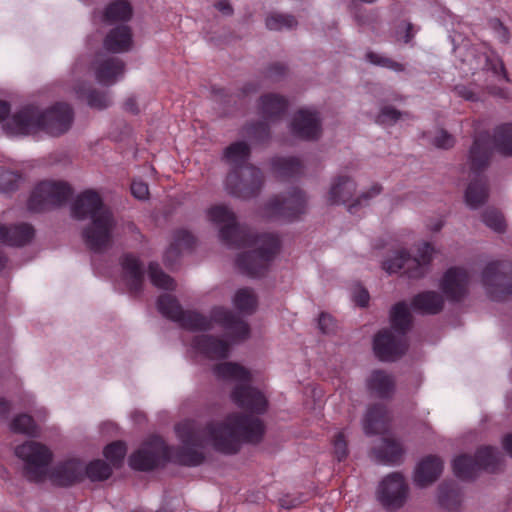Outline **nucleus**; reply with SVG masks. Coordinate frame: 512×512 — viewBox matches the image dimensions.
Returning <instances> with one entry per match:
<instances>
[{"label": "nucleus", "mask_w": 512, "mask_h": 512, "mask_svg": "<svg viewBox=\"0 0 512 512\" xmlns=\"http://www.w3.org/2000/svg\"><path fill=\"white\" fill-rule=\"evenodd\" d=\"M433 253L431 243L423 242L417 248V256L411 257L405 250L397 251L392 258L383 262L382 268L390 274L400 272L408 278L418 279L426 274Z\"/></svg>", "instance_id": "10"}, {"label": "nucleus", "mask_w": 512, "mask_h": 512, "mask_svg": "<svg viewBox=\"0 0 512 512\" xmlns=\"http://www.w3.org/2000/svg\"><path fill=\"white\" fill-rule=\"evenodd\" d=\"M20 468L30 481L50 478L52 470L51 450H16Z\"/></svg>", "instance_id": "13"}, {"label": "nucleus", "mask_w": 512, "mask_h": 512, "mask_svg": "<svg viewBox=\"0 0 512 512\" xmlns=\"http://www.w3.org/2000/svg\"><path fill=\"white\" fill-rule=\"evenodd\" d=\"M486 66L490 69L495 75L502 77L506 81H508L507 72L504 66L503 61L495 56L487 57Z\"/></svg>", "instance_id": "50"}, {"label": "nucleus", "mask_w": 512, "mask_h": 512, "mask_svg": "<svg viewBox=\"0 0 512 512\" xmlns=\"http://www.w3.org/2000/svg\"><path fill=\"white\" fill-rule=\"evenodd\" d=\"M214 373L220 379L239 382L231 393V398L237 406L254 414H263L267 410L266 397L261 391L249 385L251 374L245 367L238 363L224 362L215 365Z\"/></svg>", "instance_id": "8"}, {"label": "nucleus", "mask_w": 512, "mask_h": 512, "mask_svg": "<svg viewBox=\"0 0 512 512\" xmlns=\"http://www.w3.org/2000/svg\"><path fill=\"white\" fill-rule=\"evenodd\" d=\"M372 459L380 465L397 466L404 461V450H373Z\"/></svg>", "instance_id": "41"}, {"label": "nucleus", "mask_w": 512, "mask_h": 512, "mask_svg": "<svg viewBox=\"0 0 512 512\" xmlns=\"http://www.w3.org/2000/svg\"><path fill=\"white\" fill-rule=\"evenodd\" d=\"M353 300L358 306L365 307L370 300L369 292L365 288L360 287L354 292Z\"/></svg>", "instance_id": "57"}, {"label": "nucleus", "mask_w": 512, "mask_h": 512, "mask_svg": "<svg viewBox=\"0 0 512 512\" xmlns=\"http://www.w3.org/2000/svg\"><path fill=\"white\" fill-rule=\"evenodd\" d=\"M175 433L183 448H232L240 442L257 443L263 436V422L256 417L240 413L229 414L222 422L212 421L201 427L195 420L186 419L175 426Z\"/></svg>", "instance_id": "2"}, {"label": "nucleus", "mask_w": 512, "mask_h": 512, "mask_svg": "<svg viewBox=\"0 0 512 512\" xmlns=\"http://www.w3.org/2000/svg\"><path fill=\"white\" fill-rule=\"evenodd\" d=\"M272 169L282 179L299 177L304 172L302 162L296 157H276L272 160Z\"/></svg>", "instance_id": "32"}, {"label": "nucleus", "mask_w": 512, "mask_h": 512, "mask_svg": "<svg viewBox=\"0 0 512 512\" xmlns=\"http://www.w3.org/2000/svg\"><path fill=\"white\" fill-rule=\"evenodd\" d=\"M291 132L304 140H316L321 135V122L318 113L300 109L291 121Z\"/></svg>", "instance_id": "19"}, {"label": "nucleus", "mask_w": 512, "mask_h": 512, "mask_svg": "<svg viewBox=\"0 0 512 512\" xmlns=\"http://www.w3.org/2000/svg\"><path fill=\"white\" fill-rule=\"evenodd\" d=\"M456 92L459 96L463 97L466 100H470V101L477 100L476 94L465 86H457Z\"/></svg>", "instance_id": "58"}, {"label": "nucleus", "mask_w": 512, "mask_h": 512, "mask_svg": "<svg viewBox=\"0 0 512 512\" xmlns=\"http://www.w3.org/2000/svg\"><path fill=\"white\" fill-rule=\"evenodd\" d=\"M21 174L10 170L0 171V192L10 193L18 189Z\"/></svg>", "instance_id": "46"}, {"label": "nucleus", "mask_w": 512, "mask_h": 512, "mask_svg": "<svg viewBox=\"0 0 512 512\" xmlns=\"http://www.w3.org/2000/svg\"><path fill=\"white\" fill-rule=\"evenodd\" d=\"M215 7L224 15H231L233 12V9L229 2L226 0H221L215 4Z\"/></svg>", "instance_id": "61"}, {"label": "nucleus", "mask_w": 512, "mask_h": 512, "mask_svg": "<svg viewBox=\"0 0 512 512\" xmlns=\"http://www.w3.org/2000/svg\"><path fill=\"white\" fill-rule=\"evenodd\" d=\"M411 307L420 314L436 315L443 310L444 299L436 291H423L412 298Z\"/></svg>", "instance_id": "27"}, {"label": "nucleus", "mask_w": 512, "mask_h": 512, "mask_svg": "<svg viewBox=\"0 0 512 512\" xmlns=\"http://www.w3.org/2000/svg\"><path fill=\"white\" fill-rule=\"evenodd\" d=\"M296 25V18L289 14L274 13L266 18V27L269 30L292 29Z\"/></svg>", "instance_id": "43"}, {"label": "nucleus", "mask_w": 512, "mask_h": 512, "mask_svg": "<svg viewBox=\"0 0 512 512\" xmlns=\"http://www.w3.org/2000/svg\"><path fill=\"white\" fill-rule=\"evenodd\" d=\"M166 456L185 466H197L202 463L204 455L202 450H167Z\"/></svg>", "instance_id": "40"}, {"label": "nucleus", "mask_w": 512, "mask_h": 512, "mask_svg": "<svg viewBox=\"0 0 512 512\" xmlns=\"http://www.w3.org/2000/svg\"><path fill=\"white\" fill-rule=\"evenodd\" d=\"M481 281L491 299L505 300L512 295V263L500 260L488 263Z\"/></svg>", "instance_id": "12"}, {"label": "nucleus", "mask_w": 512, "mask_h": 512, "mask_svg": "<svg viewBox=\"0 0 512 512\" xmlns=\"http://www.w3.org/2000/svg\"><path fill=\"white\" fill-rule=\"evenodd\" d=\"M504 465V455L500 450H478L472 456L463 453L453 460V472L461 480H473L482 471L496 472Z\"/></svg>", "instance_id": "9"}, {"label": "nucleus", "mask_w": 512, "mask_h": 512, "mask_svg": "<svg viewBox=\"0 0 512 512\" xmlns=\"http://www.w3.org/2000/svg\"><path fill=\"white\" fill-rule=\"evenodd\" d=\"M491 25H492V27L494 29V32H495V35H496L497 39L501 43H507L509 41V38H510V34H509V31H508L507 27H505L503 25V23L500 20H498V19L492 20Z\"/></svg>", "instance_id": "55"}, {"label": "nucleus", "mask_w": 512, "mask_h": 512, "mask_svg": "<svg viewBox=\"0 0 512 512\" xmlns=\"http://www.w3.org/2000/svg\"><path fill=\"white\" fill-rule=\"evenodd\" d=\"M366 386L373 396L387 400L392 398L395 392L396 381L388 372L376 369L367 378Z\"/></svg>", "instance_id": "24"}, {"label": "nucleus", "mask_w": 512, "mask_h": 512, "mask_svg": "<svg viewBox=\"0 0 512 512\" xmlns=\"http://www.w3.org/2000/svg\"><path fill=\"white\" fill-rule=\"evenodd\" d=\"M208 218L216 224H223L219 236L225 245L233 248H253L237 256L236 265L239 270L251 278L264 276L280 251L279 237L272 233H255L252 229L239 225L235 214L225 205L212 206L208 210Z\"/></svg>", "instance_id": "1"}, {"label": "nucleus", "mask_w": 512, "mask_h": 512, "mask_svg": "<svg viewBox=\"0 0 512 512\" xmlns=\"http://www.w3.org/2000/svg\"><path fill=\"white\" fill-rule=\"evenodd\" d=\"M196 242L195 237L187 230L179 229L174 232L173 242L166 250V261L171 264L169 260L170 253H175L176 256L181 254L182 250H190L194 247Z\"/></svg>", "instance_id": "37"}, {"label": "nucleus", "mask_w": 512, "mask_h": 512, "mask_svg": "<svg viewBox=\"0 0 512 512\" xmlns=\"http://www.w3.org/2000/svg\"><path fill=\"white\" fill-rule=\"evenodd\" d=\"M306 207V196L299 188H293L287 197H274L266 204L268 216L284 220H294Z\"/></svg>", "instance_id": "14"}, {"label": "nucleus", "mask_w": 512, "mask_h": 512, "mask_svg": "<svg viewBox=\"0 0 512 512\" xmlns=\"http://www.w3.org/2000/svg\"><path fill=\"white\" fill-rule=\"evenodd\" d=\"M381 190L382 187L379 184H373L367 192L362 193L353 203L348 205V211L352 214L356 213L358 206L367 204L368 200L379 195Z\"/></svg>", "instance_id": "48"}, {"label": "nucleus", "mask_w": 512, "mask_h": 512, "mask_svg": "<svg viewBox=\"0 0 512 512\" xmlns=\"http://www.w3.org/2000/svg\"><path fill=\"white\" fill-rule=\"evenodd\" d=\"M482 221L487 227L491 228L495 232L501 233L505 231V219L502 213L495 208L485 209L482 214Z\"/></svg>", "instance_id": "44"}, {"label": "nucleus", "mask_w": 512, "mask_h": 512, "mask_svg": "<svg viewBox=\"0 0 512 512\" xmlns=\"http://www.w3.org/2000/svg\"><path fill=\"white\" fill-rule=\"evenodd\" d=\"M75 90L79 97L86 98L91 108L105 109L111 104L110 96L106 92H101L91 87L85 88L83 85H78Z\"/></svg>", "instance_id": "36"}, {"label": "nucleus", "mask_w": 512, "mask_h": 512, "mask_svg": "<svg viewBox=\"0 0 512 512\" xmlns=\"http://www.w3.org/2000/svg\"><path fill=\"white\" fill-rule=\"evenodd\" d=\"M401 117V113L390 107L385 106L377 116L376 122L381 125H392Z\"/></svg>", "instance_id": "49"}, {"label": "nucleus", "mask_w": 512, "mask_h": 512, "mask_svg": "<svg viewBox=\"0 0 512 512\" xmlns=\"http://www.w3.org/2000/svg\"><path fill=\"white\" fill-rule=\"evenodd\" d=\"M389 412L384 404L375 403L368 407L363 418V430L367 435L382 434L388 428Z\"/></svg>", "instance_id": "25"}, {"label": "nucleus", "mask_w": 512, "mask_h": 512, "mask_svg": "<svg viewBox=\"0 0 512 512\" xmlns=\"http://www.w3.org/2000/svg\"><path fill=\"white\" fill-rule=\"evenodd\" d=\"M148 274L151 283L160 289L174 290L176 287L175 281L172 277L166 274L157 262H150L148 266Z\"/></svg>", "instance_id": "39"}, {"label": "nucleus", "mask_w": 512, "mask_h": 512, "mask_svg": "<svg viewBox=\"0 0 512 512\" xmlns=\"http://www.w3.org/2000/svg\"><path fill=\"white\" fill-rule=\"evenodd\" d=\"M11 430L16 433H23L33 436L37 433V425L32 416L23 413L17 415L11 422Z\"/></svg>", "instance_id": "42"}, {"label": "nucleus", "mask_w": 512, "mask_h": 512, "mask_svg": "<svg viewBox=\"0 0 512 512\" xmlns=\"http://www.w3.org/2000/svg\"><path fill=\"white\" fill-rule=\"evenodd\" d=\"M470 284L469 272L459 266L450 267L443 274L439 288L448 301L461 302L468 294Z\"/></svg>", "instance_id": "15"}, {"label": "nucleus", "mask_w": 512, "mask_h": 512, "mask_svg": "<svg viewBox=\"0 0 512 512\" xmlns=\"http://www.w3.org/2000/svg\"><path fill=\"white\" fill-rule=\"evenodd\" d=\"M438 503L449 512H457L463 503V494L453 483H442L438 487Z\"/></svg>", "instance_id": "31"}, {"label": "nucleus", "mask_w": 512, "mask_h": 512, "mask_svg": "<svg viewBox=\"0 0 512 512\" xmlns=\"http://www.w3.org/2000/svg\"><path fill=\"white\" fill-rule=\"evenodd\" d=\"M287 72V67L283 63L275 62L272 63L266 70L265 76L272 81H278Z\"/></svg>", "instance_id": "52"}, {"label": "nucleus", "mask_w": 512, "mask_h": 512, "mask_svg": "<svg viewBox=\"0 0 512 512\" xmlns=\"http://www.w3.org/2000/svg\"><path fill=\"white\" fill-rule=\"evenodd\" d=\"M73 194L72 187L64 181L45 180L38 183L28 200V208L42 212L67 203Z\"/></svg>", "instance_id": "11"}, {"label": "nucleus", "mask_w": 512, "mask_h": 512, "mask_svg": "<svg viewBox=\"0 0 512 512\" xmlns=\"http://www.w3.org/2000/svg\"><path fill=\"white\" fill-rule=\"evenodd\" d=\"M123 278L130 295H140L144 283V270L140 260L133 254L127 253L121 257Z\"/></svg>", "instance_id": "20"}, {"label": "nucleus", "mask_w": 512, "mask_h": 512, "mask_svg": "<svg viewBox=\"0 0 512 512\" xmlns=\"http://www.w3.org/2000/svg\"><path fill=\"white\" fill-rule=\"evenodd\" d=\"M159 312L166 318L179 323L191 331H207L212 328V322L223 327L228 335L235 340H244L249 336V325L231 310L217 306L210 312V318L196 311H185L178 300L169 294H162L157 300Z\"/></svg>", "instance_id": "4"}, {"label": "nucleus", "mask_w": 512, "mask_h": 512, "mask_svg": "<svg viewBox=\"0 0 512 512\" xmlns=\"http://www.w3.org/2000/svg\"><path fill=\"white\" fill-rule=\"evenodd\" d=\"M491 142L501 155L512 156V123L496 126L492 136L489 132L484 131L474 137L468 156L470 182L465 191V201L472 209L484 204L489 196L485 171L489 167L493 155Z\"/></svg>", "instance_id": "3"}, {"label": "nucleus", "mask_w": 512, "mask_h": 512, "mask_svg": "<svg viewBox=\"0 0 512 512\" xmlns=\"http://www.w3.org/2000/svg\"><path fill=\"white\" fill-rule=\"evenodd\" d=\"M334 448L340 449V448H346L347 442L345 440V434L343 431H338L334 436L332 440Z\"/></svg>", "instance_id": "60"}, {"label": "nucleus", "mask_w": 512, "mask_h": 512, "mask_svg": "<svg viewBox=\"0 0 512 512\" xmlns=\"http://www.w3.org/2000/svg\"><path fill=\"white\" fill-rule=\"evenodd\" d=\"M233 303L240 312L252 314L257 308L258 300L254 291L245 287L235 293Z\"/></svg>", "instance_id": "38"}, {"label": "nucleus", "mask_w": 512, "mask_h": 512, "mask_svg": "<svg viewBox=\"0 0 512 512\" xmlns=\"http://www.w3.org/2000/svg\"><path fill=\"white\" fill-rule=\"evenodd\" d=\"M71 214L77 220L90 218L82 237L91 251L102 252L111 245L116 220L98 192L87 189L80 193L71 205Z\"/></svg>", "instance_id": "5"}, {"label": "nucleus", "mask_w": 512, "mask_h": 512, "mask_svg": "<svg viewBox=\"0 0 512 512\" xmlns=\"http://www.w3.org/2000/svg\"><path fill=\"white\" fill-rule=\"evenodd\" d=\"M192 346L197 352L210 359H224L230 350L225 340L206 334L194 337Z\"/></svg>", "instance_id": "23"}, {"label": "nucleus", "mask_w": 512, "mask_h": 512, "mask_svg": "<svg viewBox=\"0 0 512 512\" xmlns=\"http://www.w3.org/2000/svg\"><path fill=\"white\" fill-rule=\"evenodd\" d=\"M73 118V109L66 103H57L43 112L34 105H27L14 113L5 127L13 134L29 135L44 131L59 136L70 129Z\"/></svg>", "instance_id": "6"}, {"label": "nucleus", "mask_w": 512, "mask_h": 512, "mask_svg": "<svg viewBox=\"0 0 512 512\" xmlns=\"http://www.w3.org/2000/svg\"><path fill=\"white\" fill-rule=\"evenodd\" d=\"M287 107L288 101L281 95L269 93L260 98L259 112L265 120L280 119L285 114Z\"/></svg>", "instance_id": "28"}, {"label": "nucleus", "mask_w": 512, "mask_h": 512, "mask_svg": "<svg viewBox=\"0 0 512 512\" xmlns=\"http://www.w3.org/2000/svg\"><path fill=\"white\" fill-rule=\"evenodd\" d=\"M104 48L112 53H123L132 46V32L126 25L113 28L104 39Z\"/></svg>", "instance_id": "29"}, {"label": "nucleus", "mask_w": 512, "mask_h": 512, "mask_svg": "<svg viewBox=\"0 0 512 512\" xmlns=\"http://www.w3.org/2000/svg\"><path fill=\"white\" fill-rule=\"evenodd\" d=\"M130 189L132 195L139 200L147 199L149 196L148 185L141 180H133Z\"/></svg>", "instance_id": "53"}, {"label": "nucleus", "mask_w": 512, "mask_h": 512, "mask_svg": "<svg viewBox=\"0 0 512 512\" xmlns=\"http://www.w3.org/2000/svg\"><path fill=\"white\" fill-rule=\"evenodd\" d=\"M124 69V62L112 56L97 60L94 64L96 80L104 86L113 85L117 81V78L123 75Z\"/></svg>", "instance_id": "26"}, {"label": "nucleus", "mask_w": 512, "mask_h": 512, "mask_svg": "<svg viewBox=\"0 0 512 512\" xmlns=\"http://www.w3.org/2000/svg\"><path fill=\"white\" fill-rule=\"evenodd\" d=\"M356 190V183L349 177H337L329 190L328 201L330 204H346Z\"/></svg>", "instance_id": "30"}, {"label": "nucleus", "mask_w": 512, "mask_h": 512, "mask_svg": "<svg viewBox=\"0 0 512 512\" xmlns=\"http://www.w3.org/2000/svg\"><path fill=\"white\" fill-rule=\"evenodd\" d=\"M246 134L253 140L263 143L270 139V127L265 121H255L245 127Z\"/></svg>", "instance_id": "45"}, {"label": "nucleus", "mask_w": 512, "mask_h": 512, "mask_svg": "<svg viewBox=\"0 0 512 512\" xmlns=\"http://www.w3.org/2000/svg\"><path fill=\"white\" fill-rule=\"evenodd\" d=\"M442 471L443 463L441 459L429 455L417 463L413 474V482L420 488H426L440 477Z\"/></svg>", "instance_id": "21"}, {"label": "nucleus", "mask_w": 512, "mask_h": 512, "mask_svg": "<svg viewBox=\"0 0 512 512\" xmlns=\"http://www.w3.org/2000/svg\"><path fill=\"white\" fill-rule=\"evenodd\" d=\"M132 16V7L125 0H116L110 3L103 14L104 21L114 23L128 21Z\"/></svg>", "instance_id": "35"}, {"label": "nucleus", "mask_w": 512, "mask_h": 512, "mask_svg": "<svg viewBox=\"0 0 512 512\" xmlns=\"http://www.w3.org/2000/svg\"><path fill=\"white\" fill-rule=\"evenodd\" d=\"M85 477L84 466L76 459L52 466L50 480L61 486H68L83 480Z\"/></svg>", "instance_id": "22"}, {"label": "nucleus", "mask_w": 512, "mask_h": 512, "mask_svg": "<svg viewBox=\"0 0 512 512\" xmlns=\"http://www.w3.org/2000/svg\"><path fill=\"white\" fill-rule=\"evenodd\" d=\"M123 109L132 114H138L139 108L137 105V101L134 97H128L123 103Z\"/></svg>", "instance_id": "59"}, {"label": "nucleus", "mask_w": 512, "mask_h": 512, "mask_svg": "<svg viewBox=\"0 0 512 512\" xmlns=\"http://www.w3.org/2000/svg\"><path fill=\"white\" fill-rule=\"evenodd\" d=\"M407 348V338L389 329H383L374 336L373 350L381 361H395L405 354Z\"/></svg>", "instance_id": "16"}, {"label": "nucleus", "mask_w": 512, "mask_h": 512, "mask_svg": "<svg viewBox=\"0 0 512 512\" xmlns=\"http://www.w3.org/2000/svg\"><path fill=\"white\" fill-rule=\"evenodd\" d=\"M10 110V104L7 101L0 100V122L9 115Z\"/></svg>", "instance_id": "64"}, {"label": "nucleus", "mask_w": 512, "mask_h": 512, "mask_svg": "<svg viewBox=\"0 0 512 512\" xmlns=\"http://www.w3.org/2000/svg\"><path fill=\"white\" fill-rule=\"evenodd\" d=\"M11 410V404L9 401L0 398V418H6Z\"/></svg>", "instance_id": "62"}, {"label": "nucleus", "mask_w": 512, "mask_h": 512, "mask_svg": "<svg viewBox=\"0 0 512 512\" xmlns=\"http://www.w3.org/2000/svg\"><path fill=\"white\" fill-rule=\"evenodd\" d=\"M259 89V85L256 82H248L242 88V95L247 96L251 93H255Z\"/></svg>", "instance_id": "63"}, {"label": "nucleus", "mask_w": 512, "mask_h": 512, "mask_svg": "<svg viewBox=\"0 0 512 512\" xmlns=\"http://www.w3.org/2000/svg\"><path fill=\"white\" fill-rule=\"evenodd\" d=\"M390 319L394 333L400 337H406L412 318L405 302H398L392 307Z\"/></svg>", "instance_id": "34"}, {"label": "nucleus", "mask_w": 512, "mask_h": 512, "mask_svg": "<svg viewBox=\"0 0 512 512\" xmlns=\"http://www.w3.org/2000/svg\"><path fill=\"white\" fill-rule=\"evenodd\" d=\"M366 58L369 62H371L374 65L386 67L397 72H402L405 69L403 64L398 63L390 58L383 57L374 52H368Z\"/></svg>", "instance_id": "47"}, {"label": "nucleus", "mask_w": 512, "mask_h": 512, "mask_svg": "<svg viewBox=\"0 0 512 512\" xmlns=\"http://www.w3.org/2000/svg\"><path fill=\"white\" fill-rule=\"evenodd\" d=\"M408 487L402 475L393 473L387 476L378 487V498L387 508L401 507L407 498Z\"/></svg>", "instance_id": "17"}, {"label": "nucleus", "mask_w": 512, "mask_h": 512, "mask_svg": "<svg viewBox=\"0 0 512 512\" xmlns=\"http://www.w3.org/2000/svg\"><path fill=\"white\" fill-rule=\"evenodd\" d=\"M159 452L167 450H135L129 457V465L135 470H152L161 463Z\"/></svg>", "instance_id": "33"}, {"label": "nucleus", "mask_w": 512, "mask_h": 512, "mask_svg": "<svg viewBox=\"0 0 512 512\" xmlns=\"http://www.w3.org/2000/svg\"><path fill=\"white\" fill-rule=\"evenodd\" d=\"M250 154V146L244 141L234 142L224 151V159L231 166L225 180L226 190L241 199L256 197L264 183L261 170L248 162Z\"/></svg>", "instance_id": "7"}, {"label": "nucleus", "mask_w": 512, "mask_h": 512, "mask_svg": "<svg viewBox=\"0 0 512 512\" xmlns=\"http://www.w3.org/2000/svg\"><path fill=\"white\" fill-rule=\"evenodd\" d=\"M318 327L324 334L331 333L334 331L335 321L331 315L323 312L319 316Z\"/></svg>", "instance_id": "54"}, {"label": "nucleus", "mask_w": 512, "mask_h": 512, "mask_svg": "<svg viewBox=\"0 0 512 512\" xmlns=\"http://www.w3.org/2000/svg\"><path fill=\"white\" fill-rule=\"evenodd\" d=\"M141 448H171L167 445L164 438L160 435H150L146 441L144 442V445Z\"/></svg>", "instance_id": "56"}, {"label": "nucleus", "mask_w": 512, "mask_h": 512, "mask_svg": "<svg viewBox=\"0 0 512 512\" xmlns=\"http://www.w3.org/2000/svg\"><path fill=\"white\" fill-rule=\"evenodd\" d=\"M433 144L437 147V148H441V149H449L451 147L454 146L455 144V139L454 137L449 134L446 130L444 129H440L438 131V134L435 136L434 140H433Z\"/></svg>", "instance_id": "51"}, {"label": "nucleus", "mask_w": 512, "mask_h": 512, "mask_svg": "<svg viewBox=\"0 0 512 512\" xmlns=\"http://www.w3.org/2000/svg\"><path fill=\"white\" fill-rule=\"evenodd\" d=\"M124 460V450H105L103 459H94L84 466L85 477L90 481L108 479L113 469L118 468Z\"/></svg>", "instance_id": "18"}]
</instances>
